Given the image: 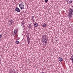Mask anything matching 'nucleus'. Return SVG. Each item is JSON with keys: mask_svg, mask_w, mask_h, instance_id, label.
I'll list each match as a JSON object with an SVG mask.
<instances>
[{"mask_svg": "<svg viewBox=\"0 0 73 73\" xmlns=\"http://www.w3.org/2000/svg\"><path fill=\"white\" fill-rule=\"evenodd\" d=\"M73 10L71 9H70L69 11V14L68 15V16L69 19H70V17H72L73 16V14H72V12H73Z\"/></svg>", "mask_w": 73, "mask_h": 73, "instance_id": "obj_1", "label": "nucleus"}, {"mask_svg": "<svg viewBox=\"0 0 73 73\" xmlns=\"http://www.w3.org/2000/svg\"><path fill=\"white\" fill-rule=\"evenodd\" d=\"M19 7L21 9H24V4L22 3H21L19 4Z\"/></svg>", "mask_w": 73, "mask_h": 73, "instance_id": "obj_2", "label": "nucleus"}, {"mask_svg": "<svg viewBox=\"0 0 73 73\" xmlns=\"http://www.w3.org/2000/svg\"><path fill=\"white\" fill-rule=\"evenodd\" d=\"M43 38V40H44V41H45V43H46V41H45V40H46V36H43L42 37Z\"/></svg>", "mask_w": 73, "mask_h": 73, "instance_id": "obj_3", "label": "nucleus"}, {"mask_svg": "<svg viewBox=\"0 0 73 73\" xmlns=\"http://www.w3.org/2000/svg\"><path fill=\"white\" fill-rule=\"evenodd\" d=\"M17 33V30L16 29H15L14 31V35H16Z\"/></svg>", "mask_w": 73, "mask_h": 73, "instance_id": "obj_4", "label": "nucleus"}, {"mask_svg": "<svg viewBox=\"0 0 73 73\" xmlns=\"http://www.w3.org/2000/svg\"><path fill=\"white\" fill-rule=\"evenodd\" d=\"M15 11H17V12H20V10L19 8L18 7L16 8Z\"/></svg>", "mask_w": 73, "mask_h": 73, "instance_id": "obj_5", "label": "nucleus"}, {"mask_svg": "<svg viewBox=\"0 0 73 73\" xmlns=\"http://www.w3.org/2000/svg\"><path fill=\"white\" fill-rule=\"evenodd\" d=\"M34 26L35 27H38V23H35L34 24Z\"/></svg>", "mask_w": 73, "mask_h": 73, "instance_id": "obj_6", "label": "nucleus"}, {"mask_svg": "<svg viewBox=\"0 0 73 73\" xmlns=\"http://www.w3.org/2000/svg\"><path fill=\"white\" fill-rule=\"evenodd\" d=\"M46 26V24L45 23L43 24L42 25V27H45Z\"/></svg>", "mask_w": 73, "mask_h": 73, "instance_id": "obj_7", "label": "nucleus"}, {"mask_svg": "<svg viewBox=\"0 0 73 73\" xmlns=\"http://www.w3.org/2000/svg\"><path fill=\"white\" fill-rule=\"evenodd\" d=\"M59 61H63V59L61 57H59Z\"/></svg>", "mask_w": 73, "mask_h": 73, "instance_id": "obj_8", "label": "nucleus"}, {"mask_svg": "<svg viewBox=\"0 0 73 73\" xmlns=\"http://www.w3.org/2000/svg\"><path fill=\"white\" fill-rule=\"evenodd\" d=\"M27 38V41H30V38H29V37H28Z\"/></svg>", "mask_w": 73, "mask_h": 73, "instance_id": "obj_9", "label": "nucleus"}, {"mask_svg": "<svg viewBox=\"0 0 73 73\" xmlns=\"http://www.w3.org/2000/svg\"><path fill=\"white\" fill-rule=\"evenodd\" d=\"M16 44H18L19 43V41H16Z\"/></svg>", "mask_w": 73, "mask_h": 73, "instance_id": "obj_10", "label": "nucleus"}, {"mask_svg": "<svg viewBox=\"0 0 73 73\" xmlns=\"http://www.w3.org/2000/svg\"><path fill=\"white\" fill-rule=\"evenodd\" d=\"M69 3H72V1H69Z\"/></svg>", "mask_w": 73, "mask_h": 73, "instance_id": "obj_11", "label": "nucleus"}, {"mask_svg": "<svg viewBox=\"0 0 73 73\" xmlns=\"http://www.w3.org/2000/svg\"><path fill=\"white\" fill-rule=\"evenodd\" d=\"M66 2H68L69 1V0H65Z\"/></svg>", "mask_w": 73, "mask_h": 73, "instance_id": "obj_12", "label": "nucleus"}, {"mask_svg": "<svg viewBox=\"0 0 73 73\" xmlns=\"http://www.w3.org/2000/svg\"><path fill=\"white\" fill-rule=\"evenodd\" d=\"M48 1V0H45V3H47V2Z\"/></svg>", "mask_w": 73, "mask_h": 73, "instance_id": "obj_13", "label": "nucleus"}, {"mask_svg": "<svg viewBox=\"0 0 73 73\" xmlns=\"http://www.w3.org/2000/svg\"><path fill=\"white\" fill-rule=\"evenodd\" d=\"M24 23H23L22 24V25H21L22 26V25H24Z\"/></svg>", "mask_w": 73, "mask_h": 73, "instance_id": "obj_14", "label": "nucleus"}, {"mask_svg": "<svg viewBox=\"0 0 73 73\" xmlns=\"http://www.w3.org/2000/svg\"><path fill=\"white\" fill-rule=\"evenodd\" d=\"M34 17L33 16V17L31 18V19H32V20H33Z\"/></svg>", "mask_w": 73, "mask_h": 73, "instance_id": "obj_15", "label": "nucleus"}, {"mask_svg": "<svg viewBox=\"0 0 73 73\" xmlns=\"http://www.w3.org/2000/svg\"><path fill=\"white\" fill-rule=\"evenodd\" d=\"M27 42H28V44H29V42H30V41H28Z\"/></svg>", "mask_w": 73, "mask_h": 73, "instance_id": "obj_16", "label": "nucleus"}, {"mask_svg": "<svg viewBox=\"0 0 73 73\" xmlns=\"http://www.w3.org/2000/svg\"><path fill=\"white\" fill-rule=\"evenodd\" d=\"M2 37V35H0V38H1Z\"/></svg>", "mask_w": 73, "mask_h": 73, "instance_id": "obj_17", "label": "nucleus"}, {"mask_svg": "<svg viewBox=\"0 0 73 73\" xmlns=\"http://www.w3.org/2000/svg\"><path fill=\"white\" fill-rule=\"evenodd\" d=\"M23 22H24V21H23Z\"/></svg>", "mask_w": 73, "mask_h": 73, "instance_id": "obj_18", "label": "nucleus"}, {"mask_svg": "<svg viewBox=\"0 0 73 73\" xmlns=\"http://www.w3.org/2000/svg\"><path fill=\"white\" fill-rule=\"evenodd\" d=\"M72 63H73V62H72Z\"/></svg>", "mask_w": 73, "mask_h": 73, "instance_id": "obj_19", "label": "nucleus"}]
</instances>
